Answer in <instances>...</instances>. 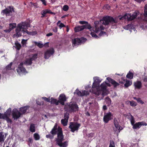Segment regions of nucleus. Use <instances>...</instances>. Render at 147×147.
<instances>
[{"instance_id":"4468645a","label":"nucleus","mask_w":147,"mask_h":147,"mask_svg":"<svg viewBox=\"0 0 147 147\" xmlns=\"http://www.w3.org/2000/svg\"><path fill=\"white\" fill-rule=\"evenodd\" d=\"M113 119V115L110 112L105 113L103 117V121L105 123H108L109 121Z\"/></svg>"},{"instance_id":"7ed1b4c3","label":"nucleus","mask_w":147,"mask_h":147,"mask_svg":"<svg viewBox=\"0 0 147 147\" xmlns=\"http://www.w3.org/2000/svg\"><path fill=\"white\" fill-rule=\"evenodd\" d=\"M100 90H98L94 94L96 97L99 98V100L103 99L104 96L108 94V90L107 89L106 82H104L100 86Z\"/></svg>"},{"instance_id":"f704fd0d","label":"nucleus","mask_w":147,"mask_h":147,"mask_svg":"<svg viewBox=\"0 0 147 147\" xmlns=\"http://www.w3.org/2000/svg\"><path fill=\"white\" fill-rule=\"evenodd\" d=\"M11 108H9L4 114L6 116H9L11 115Z\"/></svg>"},{"instance_id":"9b49d317","label":"nucleus","mask_w":147,"mask_h":147,"mask_svg":"<svg viewBox=\"0 0 147 147\" xmlns=\"http://www.w3.org/2000/svg\"><path fill=\"white\" fill-rule=\"evenodd\" d=\"M87 39L85 38L82 37L80 38H76L72 40V42L73 46L78 45L82 43H83L86 41Z\"/></svg>"},{"instance_id":"09e8293b","label":"nucleus","mask_w":147,"mask_h":147,"mask_svg":"<svg viewBox=\"0 0 147 147\" xmlns=\"http://www.w3.org/2000/svg\"><path fill=\"white\" fill-rule=\"evenodd\" d=\"M27 40H25L24 39H22V45L23 47H26V41Z\"/></svg>"},{"instance_id":"a18cd8bd","label":"nucleus","mask_w":147,"mask_h":147,"mask_svg":"<svg viewBox=\"0 0 147 147\" xmlns=\"http://www.w3.org/2000/svg\"><path fill=\"white\" fill-rule=\"evenodd\" d=\"M34 43L36 45H37V46L40 48L44 46L42 44L40 43H38L36 42H35Z\"/></svg>"},{"instance_id":"49530a36","label":"nucleus","mask_w":147,"mask_h":147,"mask_svg":"<svg viewBox=\"0 0 147 147\" xmlns=\"http://www.w3.org/2000/svg\"><path fill=\"white\" fill-rule=\"evenodd\" d=\"M9 116H6L5 115L4 117V119H5L8 122L11 123V119L9 118Z\"/></svg>"},{"instance_id":"de8ad7c7","label":"nucleus","mask_w":147,"mask_h":147,"mask_svg":"<svg viewBox=\"0 0 147 147\" xmlns=\"http://www.w3.org/2000/svg\"><path fill=\"white\" fill-rule=\"evenodd\" d=\"M46 137L48 138H49L50 139H52L53 138L54 134H49L46 135Z\"/></svg>"},{"instance_id":"b1692460","label":"nucleus","mask_w":147,"mask_h":147,"mask_svg":"<svg viewBox=\"0 0 147 147\" xmlns=\"http://www.w3.org/2000/svg\"><path fill=\"white\" fill-rule=\"evenodd\" d=\"M124 28L126 30H129L130 32H131V30L135 31L136 29L132 24H128L127 25L124 26Z\"/></svg>"},{"instance_id":"bb28decb","label":"nucleus","mask_w":147,"mask_h":147,"mask_svg":"<svg viewBox=\"0 0 147 147\" xmlns=\"http://www.w3.org/2000/svg\"><path fill=\"white\" fill-rule=\"evenodd\" d=\"M113 21H111L110 24H111L113 28H116L117 23V20H114L113 18Z\"/></svg>"},{"instance_id":"1a4fd4ad","label":"nucleus","mask_w":147,"mask_h":147,"mask_svg":"<svg viewBox=\"0 0 147 147\" xmlns=\"http://www.w3.org/2000/svg\"><path fill=\"white\" fill-rule=\"evenodd\" d=\"M23 66V63H20L18 68L17 69V72L20 76L24 75L27 73L26 69Z\"/></svg>"},{"instance_id":"423d86ee","label":"nucleus","mask_w":147,"mask_h":147,"mask_svg":"<svg viewBox=\"0 0 147 147\" xmlns=\"http://www.w3.org/2000/svg\"><path fill=\"white\" fill-rule=\"evenodd\" d=\"M67 110L70 112H75L78 110L79 108L77 104L74 102H71L65 107Z\"/></svg>"},{"instance_id":"20e7f679","label":"nucleus","mask_w":147,"mask_h":147,"mask_svg":"<svg viewBox=\"0 0 147 147\" xmlns=\"http://www.w3.org/2000/svg\"><path fill=\"white\" fill-rule=\"evenodd\" d=\"M50 133L54 135L57 134V138H59L63 136L61 128L59 127L57 128V125L56 124L51 131Z\"/></svg>"},{"instance_id":"9d476101","label":"nucleus","mask_w":147,"mask_h":147,"mask_svg":"<svg viewBox=\"0 0 147 147\" xmlns=\"http://www.w3.org/2000/svg\"><path fill=\"white\" fill-rule=\"evenodd\" d=\"M63 140V136L59 138H57L56 140L57 144L61 147H67L68 145V142L65 141L62 143V142Z\"/></svg>"},{"instance_id":"5701e85b","label":"nucleus","mask_w":147,"mask_h":147,"mask_svg":"<svg viewBox=\"0 0 147 147\" xmlns=\"http://www.w3.org/2000/svg\"><path fill=\"white\" fill-rule=\"evenodd\" d=\"M134 86L136 89H140L142 86L141 82L137 80L134 83Z\"/></svg>"},{"instance_id":"5fc2aeb1","label":"nucleus","mask_w":147,"mask_h":147,"mask_svg":"<svg viewBox=\"0 0 147 147\" xmlns=\"http://www.w3.org/2000/svg\"><path fill=\"white\" fill-rule=\"evenodd\" d=\"M137 101L138 103H140L142 105L144 103V102L140 98H138V99L137 100Z\"/></svg>"},{"instance_id":"79ce46f5","label":"nucleus","mask_w":147,"mask_h":147,"mask_svg":"<svg viewBox=\"0 0 147 147\" xmlns=\"http://www.w3.org/2000/svg\"><path fill=\"white\" fill-rule=\"evenodd\" d=\"M38 56V54H35L33 55L32 57L30 58V59H31L32 61L34 60H36V58H37Z\"/></svg>"},{"instance_id":"603ef678","label":"nucleus","mask_w":147,"mask_h":147,"mask_svg":"<svg viewBox=\"0 0 147 147\" xmlns=\"http://www.w3.org/2000/svg\"><path fill=\"white\" fill-rule=\"evenodd\" d=\"M106 34V33L105 32L101 31L99 34V36H104Z\"/></svg>"},{"instance_id":"a19ab883","label":"nucleus","mask_w":147,"mask_h":147,"mask_svg":"<svg viewBox=\"0 0 147 147\" xmlns=\"http://www.w3.org/2000/svg\"><path fill=\"white\" fill-rule=\"evenodd\" d=\"M105 100L108 105H110L111 103V100L108 97H107L105 98Z\"/></svg>"},{"instance_id":"a211bd4d","label":"nucleus","mask_w":147,"mask_h":147,"mask_svg":"<svg viewBox=\"0 0 147 147\" xmlns=\"http://www.w3.org/2000/svg\"><path fill=\"white\" fill-rule=\"evenodd\" d=\"M54 53V49L51 48L47 50L45 53L44 57L45 59H48Z\"/></svg>"},{"instance_id":"e433bc0d","label":"nucleus","mask_w":147,"mask_h":147,"mask_svg":"<svg viewBox=\"0 0 147 147\" xmlns=\"http://www.w3.org/2000/svg\"><path fill=\"white\" fill-rule=\"evenodd\" d=\"M15 23H11L9 24V28L11 30L15 28L16 26Z\"/></svg>"},{"instance_id":"864d4df0","label":"nucleus","mask_w":147,"mask_h":147,"mask_svg":"<svg viewBox=\"0 0 147 147\" xmlns=\"http://www.w3.org/2000/svg\"><path fill=\"white\" fill-rule=\"evenodd\" d=\"M33 141V140L32 138H30L28 139V142L29 143L28 144V145L29 146H30V145H31L32 144V143Z\"/></svg>"},{"instance_id":"6ab92c4d","label":"nucleus","mask_w":147,"mask_h":147,"mask_svg":"<svg viewBox=\"0 0 147 147\" xmlns=\"http://www.w3.org/2000/svg\"><path fill=\"white\" fill-rule=\"evenodd\" d=\"M76 94L79 96H83L85 95H87L89 94V93L88 91L85 90L79 91L77 89L76 90Z\"/></svg>"},{"instance_id":"393cba45","label":"nucleus","mask_w":147,"mask_h":147,"mask_svg":"<svg viewBox=\"0 0 147 147\" xmlns=\"http://www.w3.org/2000/svg\"><path fill=\"white\" fill-rule=\"evenodd\" d=\"M29 107V106H26L21 107L20 109V111L22 114H24L26 112V111Z\"/></svg>"},{"instance_id":"58836bf2","label":"nucleus","mask_w":147,"mask_h":147,"mask_svg":"<svg viewBox=\"0 0 147 147\" xmlns=\"http://www.w3.org/2000/svg\"><path fill=\"white\" fill-rule=\"evenodd\" d=\"M130 105L133 107H135L137 106V103L133 100L130 101Z\"/></svg>"},{"instance_id":"c9c22d12","label":"nucleus","mask_w":147,"mask_h":147,"mask_svg":"<svg viewBox=\"0 0 147 147\" xmlns=\"http://www.w3.org/2000/svg\"><path fill=\"white\" fill-rule=\"evenodd\" d=\"M129 120L130 121L132 125H133L135 124V121L134 118L131 115H130V118L129 119Z\"/></svg>"},{"instance_id":"37998d69","label":"nucleus","mask_w":147,"mask_h":147,"mask_svg":"<svg viewBox=\"0 0 147 147\" xmlns=\"http://www.w3.org/2000/svg\"><path fill=\"white\" fill-rule=\"evenodd\" d=\"M12 65V63L11 62L6 67L5 69L7 70H10L11 69V66Z\"/></svg>"},{"instance_id":"a878e982","label":"nucleus","mask_w":147,"mask_h":147,"mask_svg":"<svg viewBox=\"0 0 147 147\" xmlns=\"http://www.w3.org/2000/svg\"><path fill=\"white\" fill-rule=\"evenodd\" d=\"M23 63V65H31L32 64V61L31 59H30V58L26 59L25 61Z\"/></svg>"},{"instance_id":"bf43d9fd","label":"nucleus","mask_w":147,"mask_h":147,"mask_svg":"<svg viewBox=\"0 0 147 147\" xmlns=\"http://www.w3.org/2000/svg\"><path fill=\"white\" fill-rule=\"evenodd\" d=\"M79 23L82 24H86V23H87V22L85 21H80Z\"/></svg>"},{"instance_id":"3c124183","label":"nucleus","mask_w":147,"mask_h":147,"mask_svg":"<svg viewBox=\"0 0 147 147\" xmlns=\"http://www.w3.org/2000/svg\"><path fill=\"white\" fill-rule=\"evenodd\" d=\"M69 9V7L67 5H64L63 7V9L64 11H67Z\"/></svg>"},{"instance_id":"72a5a7b5","label":"nucleus","mask_w":147,"mask_h":147,"mask_svg":"<svg viewBox=\"0 0 147 147\" xmlns=\"http://www.w3.org/2000/svg\"><path fill=\"white\" fill-rule=\"evenodd\" d=\"M144 16L145 17V20L146 21L147 20V4L144 7Z\"/></svg>"},{"instance_id":"052dcab7","label":"nucleus","mask_w":147,"mask_h":147,"mask_svg":"<svg viewBox=\"0 0 147 147\" xmlns=\"http://www.w3.org/2000/svg\"><path fill=\"white\" fill-rule=\"evenodd\" d=\"M5 115L4 114L0 113V119H4Z\"/></svg>"},{"instance_id":"f8f14e48","label":"nucleus","mask_w":147,"mask_h":147,"mask_svg":"<svg viewBox=\"0 0 147 147\" xmlns=\"http://www.w3.org/2000/svg\"><path fill=\"white\" fill-rule=\"evenodd\" d=\"M114 124L115 128H113L114 130L117 133H119L120 131L122 129V128L120 126L116 118L114 119Z\"/></svg>"},{"instance_id":"4c0bfd02","label":"nucleus","mask_w":147,"mask_h":147,"mask_svg":"<svg viewBox=\"0 0 147 147\" xmlns=\"http://www.w3.org/2000/svg\"><path fill=\"white\" fill-rule=\"evenodd\" d=\"M69 114L67 113H65L64 114V119H63L68 121L69 118Z\"/></svg>"},{"instance_id":"f257e3e1","label":"nucleus","mask_w":147,"mask_h":147,"mask_svg":"<svg viewBox=\"0 0 147 147\" xmlns=\"http://www.w3.org/2000/svg\"><path fill=\"white\" fill-rule=\"evenodd\" d=\"M30 27V24L27 22H24L19 24L16 30V33L14 36L17 37H19L22 35V34L27 33L28 34H30L31 32L27 30L28 27Z\"/></svg>"},{"instance_id":"f3484780","label":"nucleus","mask_w":147,"mask_h":147,"mask_svg":"<svg viewBox=\"0 0 147 147\" xmlns=\"http://www.w3.org/2000/svg\"><path fill=\"white\" fill-rule=\"evenodd\" d=\"M147 124L144 121L140 122L134 124L132 126L134 129H139L142 125L146 126Z\"/></svg>"},{"instance_id":"680f3d73","label":"nucleus","mask_w":147,"mask_h":147,"mask_svg":"<svg viewBox=\"0 0 147 147\" xmlns=\"http://www.w3.org/2000/svg\"><path fill=\"white\" fill-rule=\"evenodd\" d=\"M11 30V29H10L9 28L7 29H6L4 30L5 32L6 33H9V32Z\"/></svg>"},{"instance_id":"8fccbe9b","label":"nucleus","mask_w":147,"mask_h":147,"mask_svg":"<svg viewBox=\"0 0 147 147\" xmlns=\"http://www.w3.org/2000/svg\"><path fill=\"white\" fill-rule=\"evenodd\" d=\"M109 147H115L114 143L113 141H110Z\"/></svg>"},{"instance_id":"0eeeda50","label":"nucleus","mask_w":147,"mask_h":147,"mask_svg":"<svg viewBox=\"0 0 147 147\" xmlns=\"http://www.w3.org/2000/svg\"><path fill=\"white\" fill-rule=\"evenodd\" d=\"M15 12L14 9L12 6H9L4 9L3 10L1 13L3 15L5 14L6 16H10L12 15L13 13Z\"/></svg>"},{"instance_id":"ea45409f","label":"nucleus","mask_w":147,"mask_h":147,"mask_svg":"<svg viewBox=\"0 0 147 147\" xmlns=\"http://www.w3.org/2000/svg\"><path fill=\"white\" fill-rule=\"evenodd\" d=\"M61 122L64 126H66L67 125L68 121L63 119L61 120Z\"/></svg>"},{"instance_id":"4be33fe9","label":"nucleus","mask_w":147,"mask_h":147,"mask_svg":"<svg viewBox=\"0 0 147 147\" xmlns=\"http://www.w3.org/2000/svg\"><path fill=\"white\" fill-rule=\"evenodd\" d=\"M6 135L2 132H0V144H2L6 138Z\"/></svg>"},{"instance_id":"ddd939ff","label":"nucleus","mask_w":147,"mask_h":147,"mask_svg":"<svg viewBox=\"0 0 147 147\" xmlns=\"http://www.w3.org/2000/svg\"><path fill=\"white\" fill-rule=\"evenodd\" d=\"M113 18L109 16H106L103 18L102 20H100V23L105 25L110 24L111 21H113Z\"/></svg>"},{"instance_id":"13d9d810","label":"nucleus","mask_w":147,"mask_h":147,"mask_svg":"<svg viewBox=\"0 0 147 147\" xmlns=\"http://www.w3.org/2000/svg\"><path fill=\"white\" fill-rule=\"evenodd\" d=\"M47 13V12L46 9L45 10L42 11L41 12V14L42 15H45Z\"/></svg>"},{"instance_id":"cd10ccee","label":"nucleus","mask_w":147,"mask_h":147,"mask_svg":"<svg viewBox=\"0 0 147 147\" xmlns=\"http://www.w3.org/2000/svg\"><path fill=\"white\" fill-rule=\"evenodd\" d=\"M51 103L55 104L56 105H58L60 103V101L57 100L56 99L52 98H51Z\"/></svg>"},{"instance_id":"7c9ffc66","label":"nucleus","mask_w":147,"mask_h":147,"mask_svg":"<svg viewBox=\"0 0 147 147\" xmlns=\"http://www.w3.org/2000/svg\"><path fill=\"white\" fill-rule=\"evenodd\" d=\"M83 30V28L82 26H78L74 28V30L75 32H77Z\"/></svg>"},{"instance_id":"4d7b16f0","label":"nucleus","mask_w":147,"mask_h":147,"mask_svg":"<svg viewBox=\"0 0 147 147\" xmlns=\"http://www.w3.org/2000/svg\"><path fill=\"white\" fill-rule=\"evenodd\" d=\"M43 99H44L45 101H46L47 102H50V99L48 98H47L46 97H42V98Z\"/></svg>"},{"instance_id":"dca6fc26","label":"nucleus","mask_w":147,"mask_h":147,"mask_svg":"<svg viewBox=\"0 0 147 147\" xmlns=\"http://www.w3.org/2000/svg\"><path fill=\"white\" fill-rule=\"evenodd\" d=\"M94 82L92 84V88H96L98 87L101 80L99 79L98 77H94L93 78Z\"/></svg>"},{"instance_id":"2eb2a0df","label":"nucleus","mask_w":147,"mask_h":147,"mask_svg":"<svg viewBox=\"0 0 147 147\" xmlns=\"http://www.w3.org/2000/svg\"><path fill=\"white\" fill-rule=\"evenodd\" d=\"M21 113L16 109H14L12 111V115L13 118L14 119H17L19 118L21 116Z\"/></svg>"},{"instance_id":"774afa93","label":"nucleus","mask_w":147,"mask_h":147,"mask_svg":"<svg viewBox=\"0 0 147 147\" xmlns=\"http://www.w3.org/2000/svg\"><path fill=\"white\" fill-rule=\"evenodd\" d=\"M53 35V34L51 33H48L46 34V36H52Z\"/></svg>"},{"instance_id":"2f4dec72","label":"nucleus","mask_w":147,"mask_h":147,"mask_svg":"<svg viewBox=\"0 0 147 147\" xmlns=\"http://www.w3.org/2000/svg\"><path fill=\"white\" fill-rule=\"evenodd\" d=\"M33 137L36 140H38L40 138V137L38 134L35 133L33 134Z\"/></svg>"},{"instance_id":"473e14b6","label":"nucleus","mask_w":147,"mask_h":147,"mask_svg":"<svg viewBox=\"0 0 147 147\" xmlns=\"http://www.w3.org/2000/svg\"><path fill=\"white\" fill-rule=\"evenodd\" d=\"M132 82L131 81L127 80L125 83L124 84V86L126 87H127L131 85Z\"/></svg>"},{"instance_id":"0e129e2a","label":"nucleus","mask_w":147,"mask_h":147,"mask_svg":"<svg viewBox=\"0 0 147 147\" xmlns=\"http://www.w3.org/2000/svg\"><path fill=\"white\" fill-rule=\"evenodd\" d=\"M143 80L144 82H147V75L146 76L143 78Z\"/></svg>"},{"instance_id":"e2e57ef3","label":"nucleus","mask_w":147,"mask_h":147,"mask_svg":"<svg viewBox=\"0 0 147 147\" xmlns=\"http://www.w3.org/2000/svg\"><path fill=\"white\" fill-rule=\"evenodd\" d=\"M42 3L45 5H46V1L45 0H40Z\"/></svg>"},{"instance_id":"c03bdc74","label":"nucleus","mask_w":147,"mask_h":147,"mask_svg":"<svg viewBox=\"0 0 147 147\" xmlns=\"http://www.w3.org/2000/svg\"><path fill=\"white\" fill-rule=\"evenodd\" d=\"M15 45H16V48L18 50H19L21 48V45L18 42H16L15 43Z\"/></svg>"},{"instance_id":"6e6552de","label":"nucleus","mask_w":147,"mask_h":147,"mask_svg":"<svg viewBox=\"0 0 147 147\" xmlns=\"http://www.w3.org/2000/svg\"><path fill=\"white\" fill-rule=\"evenodd\" d=\"M80 125V124L77 122H71L69 123V128L71 132H74L75 131H78Z\"/></svg>"},{"instance_id":"6e6d98bb","label":"nucleus","mask_w":147,"mask_h":147,"mask_svg":"<svg viewBox=\"0 0 147 147\" xmlns=\"http://www.w3.org/2000/svg\"><path fill=\"white\" fill-rule=\"evenodd\" d=\"M57 26L59 27L60 29L62 27H65V25L62 23H60V24H59V25H57Z\"/></svg>"},{"instance_id":"39448f33","label":"nucleus","mask_w":147,"mask_h":147,"mask_svg":"<svg viewBox=\"0 0 147 147\" xmlns=\"http://www.w3.org/2000/svg\"><path fill=\"white\" fill-rule=\"evenodd\" d=\"M139 14L138 11H136L134 12L133 14L126 13L124 16L119 18L121 20L123 19H126L128 21H131L135 19Z\"/></svg>"},{"instance_id":"aec40b11","label":"nucleus","mask_w":147,"mask_h":147,"mask_svg":"<svg viewBox=\"0 0 147 147\" xmlns=\"http://www.w3.org/2000/svg\"><path fill=\"white\" fill-rule=\"evenodd\" d=\"M60 103L62 105H64V102L66 101V97L64 94H61L59 97Z\"/></svg>"},{"instance_id":"f03ea898","label":"nucleus","mask_w":147,"mask_h":147,"mask_svg":"<svg viewBox=\"0 0 147 147\" xmlns=\"http://www.w3.org/2000/svg\"><path fill=\"white\" fill-rule=\"evenodd\" d=\"M99 22L98 21L95 22L94 23L95 24V30L91 26V25L89 24L87 22V23H86L85 25L82 26L83 29H88L90 30L91 31L90 33V34L93 37L95 38H98V37L96 35L95 33H98V32L100 31L101 30H103L104 29V27L102 26H100V28L98 26L96 25V24L99 23Z\"/></svg>"},{"instance_id":"412c9836","label":"nucleus","mask_w":147,"mask_h":147,"mask_svg":"<svg viewBox=\"0 0 147 147\" xmlns=\"http://www.w3.org/2000/svg\"><path fill=\"white\" fill-rule=\"evenodd\" d=\"M107 79L108 81L111 83L112 84H113L114 87H116L119 85V84L116 82L114 80L112 79L111 78L108 77L107 78Z\"/></svg>"},{"instance_id":"69168bd1","label":"nucleus","mask_w":147,"mask_h":147,"mask_svg":"<svg viewBox=\"0 0 147 147\" xmlns=\"http://www.w3.org/2000/svg\"><path fill=\"white\" fill-rule=\"evenodd\" d=\"M36 104L38 105H41L42 104V102H40L38 101H36Z\"/></svg>"},{"instance_id":"338daca9","label":"nucleus","mask_w":147,"mask_h":147,"mask_svg":"<svg viewBox=\"0 0 147 147\" xmlns=\"http://www.w3.org/2000/svg\"><path fill=\"white\" fill-rule=\"evenodd\" d=\"M47 13H53V12L51 11L50 10H47L46 9Z\"/></svg>"},{"instance_id":"c85d7f7f","label":"nucleus","mask_w":147,"mask_h":147,"mask_svg":"<svg viewBox=\"0 0 147 147\" xmlns=\"http://www.w3.org/2000/svg\"><path fill=\"white\" fill-rule=\"evenodd\" d=\"M30 130L32 132H34L35 131V125L33 123L30 124Z\"/></svg>"},{"instance_id":"c756f323","label":"nucleus","mask_w":147,"mask_h":147,"mask_svg":"<svg viewBox=\"0 0 147 147\" xmlns=\"http://www.w3.org/2000/svg\"><path fill=\"white\" fill-rule=\"evenodd\" d=\"M134 75L133 73L131 72L130 71H129L126 75V77L129 79H131L133 78Z\"/></svg>"}]
</instances>
